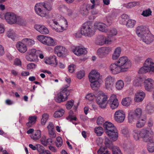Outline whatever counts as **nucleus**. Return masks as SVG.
I'll return each mask as SVG.
<instances>
[{"instance_id":"1","label":"nucleus","mask_w":154,"mask_h":154,"mask_svg":"<svg viewBox=\"0 0 154 154\" xmlns=\"http://www.w3.org/2000/svg\"><path fill=\"white\" fill-rule=\"evenodd\" d=\"M128 120L129 123H132L138 119L136 126L138 128L143 127L146 122V116L142 113L141 109L137 108L135 110H130L128 111Z\"/></svg>"},{"instance_id":"2","label":"nucleus","mask_w":154,"mask_h":154,"mask_svg":"<svg viewBox=\"0 0 154 154\" xmlns=\"http://www.w3.org/2000/svg\"><path fill=\"white\" fill-rule=\"evenodd\" d=\"M136 33L140 38L141 40L147 44H150L154 40V36L149 32L148 28L143 26L137 27Z\"/></svg>"},{"instance_id":"3","label":"nucleus","mask_w":154,"mask_h":154,"mask_svg":"<svg viewBox=\"0 0 154 154\" xmlns=\"http://www.w3.org/2000/svg\"><path fill=\"white\" fill-rule=\"evenodd\" d=\"M5 17L7 22L11 24H18L22 25L25 22L22 17L17 15L12 12L6 13L5 15Z\"/></svg>"},{"instance_id":"4","label":"nucleus","mask_w":154,"mask_h":154,"mask_svg":"<svg viewBox=\"0 0 154 154\" xmlns=\"http://www.w3.org/2000/svg\"><path fill=\"white\" fill-rule=\"evenodd\" d=\"M94 31L90 22H88L84 23L82 27L81 33L85 36L91 37L94 34Z\"/></svg>"},{"instance_id":"5","label":"nucleus","mask_w":154,"mask_h":154,"mask_svg":"<svg viewBox=\"0 0 154 154\" xmlns=\"http://www.w3.org/2000/svg\"><path fill=\"white\" fill-rule=\"evenodd\" d=\"M154 72V63L151 58H148L145 61L143 66L139 70L138 73L143 74L148 72Z\"/></svg>"},{"instance_id":"6","label":"nucleus","mask_w":154,"mask_h":154,"mask_svg":"<svg viewBox=\"0 0 154 154\" xmlns=\"http://www.w3.org/2000/svg\"><path fill=\"white\" fill-rule=\"evenodd\" d=\"M96 102L99 106L103 109L106 108L108 98L107 95L102 92H99L96 95Z\"/></svg>"},{"instance_id":"7","label":"nucleus","mask_w":154,"mask_h":154,"mask_svg":"<svg viewBox=\"0 0 154 154\" xmlns=\"http://www.w3.org/2000/svg\"><path fill=\"white\" fill-rule=\"evenodd\" d=\"M116 62L124 72L127 71L131 65L130 61L125 56L120 57Z\"/></svg>"},{"instance_id":"8","label":"nucleus","mask_w":154,"mask_h":154,"mask_svg":"<svg viewBox=\"0 0 154 154\" xmlns=\"http://www.w3.org/2000/svg\"><path fill=\"white\" fill-rule=\"evenodd\" d=\"M53 23L54 24V29L55 30L58 32H62L66 29L68 26V22L63 17H60L59 21L61 22L64 23L63 25L61 26L59 25L58 20H54Z\"/></svg>"},{"instance_id":"9","label":"nucleus","mask_w":154,"mask_h":154,"mask_svg":"<svg viewBox=\"0 0 154 154\" xmlns=\"http://www.w3.org/2000/svg\"><path fill=\"white\" fill-rule=\"evenodd\" d=\"M37 39L43 44L49 46H54L56 42L52 38L43 35H39L37 37Z\"/></svg>"},{"instance_id":"10","label":"nucleus","mask_w":154,"mask_h":154,"mask_svg":"<svg viewBox=\"0 0 154 154\" xmlns=\"http://www.w3.org/2000/svg\"><path fill=\"white\" fill-rule=\"evenodd\" d=\"M152 133L151 130L143 129L141 130V138L145 142L154 143V140L150 137V136L152 134Z\"/></svg>"},{"instance_id":"11","label":"nucleus","mask_w":154,"mask_h":154,"mask_svg":"<svg viewBox=\"0 0 154 154\" xmlns=\"http://www.w3.org/2000/svg\"><path fill=\"white\" fill-rule=\"evenodd\" d=\"M112 128H109L108 130H106L105 132L106 134L112 140H116L118 138V135L116 127L114 126H112Z\"/></svg>"},{"instance_id":"12","label":"nucleus","mask_w":154,"mask_h":154,"mask_svg":"<svg viewBox=\"0 0 154 154\" xmlns=\"http://www.w3.org/2000/svg\"><path fill=\"white\" fill-rule=\"evenodd\" d=\"M68 91L65 89L63 90H61L55 96V100L58 103H60L66 100L67 99V97L68 96Z\"/></svg>"},{"instance_id":"13","label":"nucleus","mask_w":154,"mask_h":154,"mask_svg":"<svg viewBox=\"0 0 154 154\" xmlns=\"http://www.w3.org/2000/svg\"><path fill=\"white\" fill-rule=\"evenodd\" d=\"M41 52V51L38 50H36L35 49H31L29 50L27 54L30 57L27 56L26 57V59L28 61H34L35 60V58H37L38 56V53Z\"/></svg>"},{"instance_id":"14","label":"nucleus","mask_w":154,"mask_h":154,"mask_svg":"<svg viewBox=\"0 0 154 154\" xmlns=\"http://www.w3.org/2000/svg\"><path fill=\"white\" fill-rule=\"evenodd\" d=\"M112 42L111 38L107 36V37L102 35L98 38L95 40V44L99 46H102L105 44H109Z\"/></svg>"},{"instance_id":"15","label":"nucleus","mask_w":154,"mask_h":154,"mask_svg":"<svg viewBox=\"0 0 154 154\" xmlns=\"http://www.w3.org/2000/svg\"><path fill=\"white\" fill-rule=\"evenodd\" d=\"M115 79L111 75H108L105 79V86L106 88L109 91H112L113 88V85Z\"/></svg>"},{"instance_id":"16","label":"nucleus","mask_w":154,"mask_h":154,"mask_svg":"<svg viewBox=\"0 0 154 154\" xmlns=\"http://www.w3.org/2000/svg\"><path fill=\"white\" fill-rule=\"evenodd\" d=\"M143 85L145 89L148 92H151L154 89V80L148 78L144 80Z\"/></svg>"},{"instance_id":"17","label":"nucleus","mask_w":154,"mask_h":154,"mask_svg":"<svg viewBox=\"0 0 154 154\" xmlns=\"http://www.w3.org/2000/svg\"><path fill=\"white\" fill-rule=\"evenodd\" d=\"M125 112L122 110H117L114 113V119L118 123H121L123 122L125 119Z\"/></svg>"},{"instance_id":"18","label":"nucleus","mask_w":154,"mask_h":154,"mask_svg":"<svg viewBox=\"0 0 154 154\" xmlns=\"http://www.w3.org/2000/svg\"><path fill=\"white\" fill-rule=\"evenodd\" d=\"M43 6L41 3H37L34 7L36 14L42 17H45L47 15V12L44 9Z\"/></svg>"},{"instance_id":"19","label":"nucleus","mask_w":154,"mask_h":154,"mask_svg":"<svg viewBox=\"0 0 154 154\" xmlns=\"http://www.w3.org/2000/svg\"><path fill=\"white\" fill-rule=\"evenodd\" d=\"M43 6L41 3H37L34 7L36 14L42 17H45L47 15V12L44 9Z\"/></svg>"},{"instance_id":"20","label":"nucleus","mask_w":154,"mask_h":154,"mask_svg":"<svg viewBox=\"0 0 154 154\" xmlns=\"http://www.w3.org/2000/svg\"><path fill=\"white\" fill-rule=\"evenodd\" d=\"M43 6L41 3H37L34 7L36 14L42 17H45L47 15V12L44 9Z\"/></svg>"},{"instance_id":"21","label":"nucleus","mask_w":154,"mask_h":154,"mask_svg":"<svg viewBox=\"0 0 154 154\" xmlns=\"http://www.w3.org/2000/svg\"><path fill=\"white\" fill-rule=\"evenodd\" d=\"M112 51L109 47H102L99 48L97 51V55L100 58H103L108 55Z\"/></svg>"},{"instance_id":"22","label":"nucleus","mask_w":154,"mask_h":154,"mask_svg":"<svg viewBox=\"0 0 154 154\" xmlns=\"http://www.w3.org/2000/svg\"><path fill=\"white\" fill-rule=\"evenodd\" d=\"M95 8V5L87 4L84 5L81 7L80 10L81 13L84 16H87L89 11Z\"/></svg>"},{"instance_id":"23","label":"nucleus","mask_w":154,"mask_h":154,"mask_svg":"<svg viewBox=\"0 0 154 154\" xmlns=\"http://www.w3.org/2000/svg\"><path fill=\"white\" fill-rule=\"evenodd\" d=\"M109 69L111 73L113 75L124 72L116 62L112 63L110 65Z\"/></svg>"},{"instance_id":"24","label":"nucleus","mask_w":154,"mask_h":154,"mask_svg":"<svg viewBox=\"0 0 154 154\" xmlns=\"http://www.w3.org/2000/svg\"><path fill=\"white\" fill-rule=\"evenodd\" d=\"M72 52L75 55L80 56L85 55L87 53L86 48L79 46H77L72 49Z\"/></svg>"},{"instance_id":"25","label":"nucleus","mask_w":154,"mask_h":154,"mask_svg":"<svg viewBox=\"0 0 154 154\" xmlns=\"http://www.w3.org/2000/svg\"><path fill=\"white\" fill-rule=\"evenodd\" d=\"M100 74L97 70L93 69L92 70L88 75V78L89 81H92L95 80H100Z\"/></svg>"},{"instance_id":"26","label":"nucleus","mask_w":154,"mask_h":154,"mask_svg":"<svg viewBox=\"0 0 154 154\" xmlns=\"http://www.w3.org/2000/svg\"><path fill=\"white\" fill-rule=\"evenodd\" d=\"M109 101L110 107L112 109H115L118 107L119 103L116 95L113 94L111 96Z\"/></svg>"},{"instance_id":"27","label":"nucleus","mask_w":154,"mask_h":154,"mask_svg":"<svg viewBox=\"0 0 154 154\" xmlns=\"http://www.w3.org/2000/svg\"><path fill=\"white\" fill-rule=\"evenodd\" d=\"M66 51L67 50L65 47L60 45L56 46L54 49L55 53L59 57L63 56Z\"/></svg>"},{"instance_id":"28","label":"nucleus","mask_w":154,"mask_h":154,"mask_svg":"<svg viewBox=\"0 0 154 154\" xmlns=\"http://www.w3.org/2000/svg\"><path fill=\"white\" fill-rule=\"evenodd\" d=\"M94 27L99 31L106 32L108 29L107 28V26L104 23L100 22H95L94 24Z\"/></svg>"},{"instance_id":"29","label":"nucleus","mask_w":154,"mask_h":154,"mask_svg":"<svg viewBox=\"0 0 154 154\" xmlns=\"http://www.w3.org/2000/svg\"><path fill=\"white\" fill-rule=\"evenodd\" d=\"M34 28L37 31L42 34H47L49 32L48 29L42 25H35Z\"/></svg>"},{"instance_id":"30","label":"nucleus","mask_w":154,"mask_h":154,"mask_svg":"<svg viewBox=\"0 0 154 154\" xmlns=\"http://www.w3.org/2000/svg\"><path fill=\"white\" fill-rule=\"evenodd\" d=\"M145 96V93L142 91H137L135 94L134 100L135 102H139L142 101Z\"/></svg>"},{"instance_id":"31","label":"nucleus","mask_w":154,"mask_h":154,"mask_svg":"<svg viewBox=\"0 0 154 154\" xmlns=\"http://www.w3.org/2000/svg\"><path fill=\"white\" fill-rule=\"evenodd\" d=\"M144 81V80L142 78L136 76L133 79V85L136 87H140L142 86Z\"/></svg>"},{"instance_id":"32","label":"nucleus","mask_w":154,"mask_h":154,"mask_svg":"<svg viewBox=\"0 0 154 154\" xmlns=\"http://www.w3.org/2000/svg\"><path fill=\"white\" fill-rule=\"evenodd\" d=\"M16 47L18 50L21 53H24L27 50V48L26 45L23 42H18L16 45Z\"/></svg>"},{"instance_id":"33","label":"nucleus","mask_w":154,"mask_h":154,"mask_svg":"<svg viewBox=\"0 0 154 154\" xmlns=\"http://www.w3.org/2000/svg\"><path fill=\"white\" fill-rule=\"evenodd\" d=\"M132 134L134 140L138 141L141 138V131L135 128L133 130Z\"/></svg>"},{"instance_id":"34","label":"nucleus","mask_w":154,"mask_h":154,"mask_svg":"<svg viewBox=\"0 0 154 154\" xmlns=\"http://www.w3.org/2000/svg\"><path fill=\"white\" fill-rule=\"evenodd\" d=\"M90 82H91V87L94 90H96L98 88L101 84V79Z\"/></svg>"},{"instance_id":"35","label":"nucleus","mask_w":154,"mask_h":154,"mask_svg":"<svg viewBox=\"0 0 154 154\" xmlns=\"http://www.w3.org/2000/svg\"><path fill=\"white\" fill-rule=\"evenodd\" d=\"M59 10L67 15L69 16H71L72 14V11L69 9L68 8L64 5H61L60 6Z\"/></svg>"},{"instance_id":"36","label":"nucleus","mask_w":154,"mask_h":154,"mask_svg":"<svg viewBox=\"0 0 154 154\" xmlns=\"http://www.w3.org/2000/svg\"><path fill=\"white\" fill-rule=\"evenodd\" d=\"M121 51V48L120 47L116 48L112 55V59L115 60H117L120 56Z\"/></svg>"},{"instance_id":"37","label":"nucleus","mask_w":154,"mask_h":154,"mask_svg":"<svg viewBox=\"0 0 154 154\" xmlns=\"http://www.w3.org/2000/svg\"><path fill=\"white\" fill-rule=\"evenodd\" d=\"M40 141L41 143L45 146L51 145L52 143V139L50 138L47 139L45 136H43L41 138Z\"/></svg>"},{"instance_id":"38","label":"nucleus","mask_w":154,"mask_h":154,"mask_svg":"<svg viewBox=\"0 0 154 154\" xmlns=\"http://www.w3.org/2000/svg\"><path fill=\"white\" fill-rule=\"evenodd\" d=\"M41 131L39 130H36L35 132L30 136L32 139L34 141H36L39 139L41 137Z\"/></svg>"},{"instance_id":"39","label":"nucleus","mask_w":154,"mask_h":154,"mask_svg":"<svg viewBox=\"0 0 154 154\" xmlns=\"http://www.w3.org/2000/svg\"><path fill=\"white\" fill-rule=\"evenodd\" d=\"M36 119V116H30L29 118L28 122L26 123V125L28 127H32L35 123Z\"/></svg>"},{"instance_id":"40","label":"nucleus","mask_w":154,"mask_h":154,"mask_svg":"<svg viewBox=\"0 0 154 154\" xmlns=\"http://www.w3.org/2000/svg\"><path fill=\"white\" fill-rule=\"evenodd\" d=\"M132 100L129 97H126L122 99V104L125 106H128L131 103Z\"/></svg>"},{"instance_id":"41","label":"nucleus","mask_w":154,"mask_h":154,"mask_svg":"<svg viewBox=\"0 0 154 154\" xmlns=\"http://www.w3.org/2000/svg\"><path fill=\"white\" fill-rule=\"evenodd\" d=\"M7 36L13 40H15L17 38V36L14 32L12 30H10L7 32Z\"/></svg>"},{"instance_id":"42","label":"nucleus","mask_w":154,"mask_h":154,"mask_svg":"<svg viewBox=\"0 0 154 154\" xmlns=\"http://www.w3.org/2000/svg\"><path fill=\"white\" fill-rule=\"evenodd\" d=\"M22 42L26 43V45L29 47H31L35 44L34 41L33 40L29 38H23L22 40Z\"/></svg>"},{"instance_id":"43","label":"nucleus","mask_w":154,"mask_h":154,"mask_svg":"<svg viewBox=\"0 0 154 154\" xmlns=\"http://www.w3.org/2000/svg\"><path fill=\"white\" fill-rule=\"evenodd\" d=\"M140 4V2H129L127 4H124V6L128 9L131 8Z\"/></svg>"},{"instance_id":"44","label":"nucleus","mask_w":154,"mask_h":154,"mask_svg":"<svg viewBox=\"0 0 154 154\" xmlns=\"http://www.w3.org/2000/svg\"><path fill=\"white\" fill-rule=\"evenodd\" d=\"M128 16L126 14H123L119 18V22L120 24L123 25L126 24V20L128 18Z\"/></svg>"},{"instance_id":"45","label":"nucleus","mask_w":154,"mask_h":154,"mask_svg":"<svg viewBox=\"0 0 154 154\" xmlns=\"http://www.w3.org/2000/svg\"><path fill=\"white\" fill-rule=\"evenodd\" d=\"M124 85L123 81L122 80H119L116 82V88L118 90H121L124 87Z\"/></svg>"},{"instance_id":"46","label":"nucleus","mask_w":154,"mask_h":154,"mask_svg":"<svg viewBox=\"0 0 154 154\" xmlns=\"http://www.w3.org/2000/svg\"><path fill=\"white\" fill-rule=\"evenodd\" d=\"M145 111L148 114L152 115L154 113V108L151 105L148 104L146 107Z\"/></svg>"},{"instance_id":"47","label":"nucleus","mask_w":154,"mask_h":154,"mask_svg":"<svg viewBox=\"0 0 154 154\" xmlns=\"http://www.w3.org/2000/svg\"><path fill=\"white\" fill-rule=\"evenodd\" d=\"M36 150L39 152V154H43L48 150H45L44 147L40 144H36Z\"/></svg>"},{"instance_id":"48","label":"nucleus","mask_w":154,"mask_h":154,"mask_svg":"<svg viewBox=\"0 0 154 154\" xmlns=\"http://www.w3.org/2000/svg\"><path fill=\"white\" fill-rule=\"evenodd\" d=\"M64 110L62 109H61L55 111L54 114V117L57 118L62 116L64 113Z\"/></svg>"},{"instance_id":"49","label":"nucleus","mask_w":154,"mask_h":154,"mask_svg":"<svg viewBox=\"0 0 154 154\" xmlns=\"http://www.w3.org/2000/svg\"><path fill=\"white\" fill-rule=\"evenodd\" d=\"M43 5V7L44 9H45V10L47 12V14L48 12L51 11L52 9V7L51 4L49 3H41Z\"/></svg>"},{"instance_id":"50","label":"nucleus","mask_w":154,"mask_h":154,"mask_svg":"<svg viewBox=\"0 0 154 154\" xmlns=\"http://www.w3.org/2000/svg\"><path fill=\"white\" fill-rule=\"evenodd\" d=\"M94 131L98 136H101L104 132L103 128L101 127H96L94 129Z\"/></svg>"},{"instance_id":"51","label":"nucleus","mask_w":154,"mask_h":154,"mask_svg":"<svg viewBox=\"0 0 154 154\" xmlns=\"http://www.w3.org/2000/svg\"><path fill=\"white\" fill-rule=\"evenodd\" d=\"M49 117L48 115L46 113H45L42 116V119L41 120V124L43 125H45Z\"/></svg>"},{"instance_id":"52","label":"nucleus","mask_w":154,"mask_h":154,"mask_svg":"<svg viewBox=\"0 0 154 154\" xmlns=\"http://www.w3.org/2000/svg\"><path fill=\"white\" fill-rule=\"evenodd\" d=\"M136 23V21L134 20H129L127 22L126 25V26L129 28H132L134 27Z\"/></svg>"},{"instance_id":"53","label":"nucleus","mask_w":154,"mask_h":154,"mask_svg":"<svg viewBox=\"0 0 154 154\" xmlns=\"http://www.w3.org/2000/svg\"><path fill=\"white\" fill-rule=\"evenodd\" d=\"M104 144L106 147L111 148L112 147V143L111 141L109 140L108 138L106 137L104 141Z\"/></svg>"},{"instance_id":"54","label":"nucleus","mask_w":154,"mask_h":154,"mask_svg":"<svg viewBox=\"0 0 154 154\" xmlns=\"http://www.w3.org/2000/svg\"><path fill=\"white\" fill-rule=\"evenodd\" d=\"M114 126L112 123L108 122H105L103 124V127L104 128V131L108 128H112V126Z\"/></svg>"},{"instance_id":"55","label":"nucleus","mask_w":154,"mask_h":154,"mask_svg":"<svg viewBox=\"0 0 154 154\" xmlns=\"http://www.w3.org/2000/svg\"><path fill=\"white\" fill-rule=\"evenodd\" d=\"M96 96L94 95L91 93L88 94L86 96V99L90 101H92L96 97Z\"/></svg>"},{"instance_id":"56","label":"nucleus","mask_w":154,"mask_h":154,"mask_svg":"<svg viewBox=\"0 0 154 154\" xmlns=\"http://www.w3.org/2000/svg\"><path fill=\"white\" fill-rule=\"evenodd\" d=\"M85 75V72L84 70H81L77 72V77L79 79H81Z\"/></svg>"},{"instance_id":"57","label":"nucleus","mask_w":154,"mask_h":154,"mask_svg":"<svg viewBox=\"0 0 154 154\" xmlns=\"http://www.w3.org/2000/svg\"><path fill=\"white\" fill-rule=\"evenodd\" d=\"M56 145L57 147H60L63 143V140L60 137H58L57 138V140L56 142Z\"/></svg>"},{"instance_id":"58","label":"nucleus","mask_w":154,"mask_h":154,"mask_svg":"<svg viewBox=\"0 0 154 154\" xmlns=\"http://www.w3.org/2000/svg\"><path fill=\"white\" fill-rule=\"evenodd\" d=\"M117 30L115 28H112L110 30L109 34L108 36H109H109L115 35H117Z\"/></svg>"},{"instance_id":"59","label":"nucleus","mask_w":154,"mask_h":154,"mask_svg":"<svg viewBox=\"0 0 154 154\" xmlns=\"http://www.w3.org/2000/svg\"><path fill=\"white\" fill-rule=\"evenodd\" d=\"M151 11L150 9L146 10L143 11L142 15L144 17H148L151 15Z\"/></svg>"},{"instance_id":"60","label":"nucleus","mask_w":154,"mask_h":154,"mask_svg":"<svg viewBox=\"0 0 154 154\" xmlns=\"http://www.w3.org/2000/svg\"><path fill=\"white\" fill-rule=\"evenodd\" d=\"M74 104V101L73 100H71L67 102L66 104V108L67 109H71Z\"/></svg>"},{"instance_id":"61","label":"nucleus","mask_w":154,"mask_h":154,"mask_svg":"<svg viewBox=\"0 0 154 154\" xmlns=\"http://www.w3.org/2000/svg\"><path fill=\"white\" fill-rule=\"evenodd\" d=\"M75 65L73 64H70L68 67L69 72L71 73L75 71Z\"/></svg>"},{"instance_id":"62","label":"nucleus","mask_w":154,"mask_h":154,"mask_svg":"<svg viewBox=\"0 0 154 154\" xmlns=\"http://www.w3.org/2000/svg\"><path fill=\"white\" fill-rule=\"evenodd\" d=\"M51 64H54L57 65L58 63L57 61L56 57L55 55L53 56L50 58Z\"/></svg>"},{"instance_id":"63","label":"nucleus","mask_w":154,"mask_h":154,"mask_svg":"<svg viewBox=\"0 0 154 154\" xmlns=\"http://www.w3.org/2000/svg\"><path fill=\"white\" fill-rule=\"evenodd\" d=\"M150 145L148 147V151L150 152H154V143H149Z\"/></svg>"},{"instance_id":"64","label":"nucleus","mask_w":154,"mask_h":154,"mask_svg":"<svg viewBox=\"0 0 154 154\" xmlns=\"http://www.w3.org/2000/svg\"><path fill=\"white\" fill-rule=\"evenodd\" d=\"M113 154H122L120 149L117 147H114L112 150Z\"/></svg>"}]
</instances>
